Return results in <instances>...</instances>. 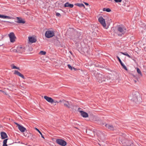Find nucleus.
<instances>
[{
	"instance_id": "nucleus-31",
	"label": "nucleus",
	"mask_w": 146,
	"mask_h": 146,
	"mask_svg": "<svg viewBox=\"0 0 146 146\" xmlns=\"http://www.w3.org/2000/svg\"><path fill=\"white\" fill-rule=\"evenodd\" d=\"M67 66H68V68H69V69H70L71 70H72V66L70 65V64H68L67 65Z\"/></svg>"
},
{
	"instance_id": "nucleus-10",
	"label": "nucleus",
	"mask_w": 146,
	"mask_h": 146,
	"mask_svg": "<svg viewBox=\"0 0 146 146\" xmlns=\"http://www.w3.org/2000/svg\"><path fill=\"white\" fill-rule=\"evenodd\" d=\"M18 53H22L25 51L24 48L21 46H18L17 47Z\"/></svg>"
},
{
	"instance_id": "nucleus-21",
	"label": "nucleus",
	"mask_w": 146,
	"mask_h": 146,
	"mask_svg": "<svg viewBox=\"0 0 146 146\" xmlns=\"http://www.w3.org/2000/svg\"><path fill=\"white\" fill-rule=\"evenodd\" d=\"M35 129L40 134V135H41V136L43 138H44V136L42 135V133H41V132L39 131V130L37 128H36V127L35 128Z\"/></svg>"
},
{
	"instance_id": "nucleus-12",
	"label": "nucleus",
	"mask_w": 146,
	"mask_h": 146,
	"mask_svg": "<svg viewBox=\"0 0 146 146\" xmlns=\"http://www.w3.org/2000/svg\"><path fill=\"white\" fill-rule=\"evenodd\" d=\"M105 126L106 127L112 130H113L115 129V127L111 124H106Z\"/></svg>"
},
{
	"instance_id": "nucleus-29",
	"label": "nucleus",
	"mask_w": 146,
	"mask_h": 146,
	"mask_svg": "<svg viewBox=\"0 0 146 146\" xmlns=\"http://www.w3.org/2000/svg\"><path fill=\"white\" fill-rule=\"evenodd\" d=\"M121 65L122 66V67H123V68H124L125 70H127V68L126 67V66L124 65V64H122Z\"/></svg>"
},
{
	"instance_id": "nucleus-26",
	"label": "nucleus",
	"mask_w": 146,
	"mask_h": 146,
	"mask_svg": "<svg viewBox=\"0 0 146 146\" xmlns=\"http://www.w3.org/2000/svg\"><path fill=\"white\" fill-rule=\"evenodd\" d=\"M39 54L41 55H44L46 54V52L43 51H41L40 52Z\"/></svg>"
},
{
	"instance_id": "nucleus-24",
	"label": "nucleus",
	"mask_w": 146,
	"mask_h": 146,
	"mask_svg": "<svg viewBox=\"0 0 146 146\" xmlns=\"http://www.w3.org/2000/svg\"><path fill=\"white\" fill-rule=\"evenodd\" d=\"M121 53L127 56L129 58H131V56H130L129 54H128L127 52H121Z\"/></svg>"
},
{
	"instance_id": "nucleus-6",
	"label": "nucleus",
	"mask_w": 146,
	"mask_h": 146,
	"mask_svg": "<svg viewBox=\"0 0 146 146\" xmlns=\"http://www.w3.org/2000/svg\"><path fill=\"white\" fill-rule=\"evenodd\" d=\"M98 20L99 22L104 28H105L106 27V24L105 19L102 17L101 16L98 19Z\"/></svg>"
},
{
	"instance_id": "nucleus-38",
	"label": "nucleus",
	"mask_w": 146,
	"mask_h": 146,
	"mask_svg": "<svg viewBox=\"0 0 146 146\" xmlns=\"http://www.w3.org/2000/svg\"><path fill=\"white\" fill-rule=\"evenodd\" d=\"M73 68L74 70H76V68H74V67H73Z\"/></svg>"
},
{
	"instance_id": "nucleus-30",
	"label": "nucleus",
	"mask_w": 146,
	"mask_h": 146,
	"mask_svg": "<svg viewBox=\"0 0 146 146\" xmlns=\"http://www.w3.org/2000/svg\"><path fill=\"white\" fill-rule=\"evenodd\" d=\"M13 69H16L18 70H19V68L17 67L14 65H13L12 67Z\"/></svg>"
},
{
	"instance_id": "nucleus-27",
	"label": "nucleus",
	"mask_w": 146,
	"mask_h": 146,
	"mask_svg": "<svg viewBox=\"0 0 146 146\" xmlns=\"http://www.w3.org/2000/svg\"><path fill=\"white\" fill-rule=\"evenodd\" d=\"M137 72L138 73L142 76V73L140 70L138 68H137Z\"/></svg>"
},
{
	"instance_id": "nucleus-9",
	"label": "nucleus",
	"mask_w": 146,
	"mask_h": 146,
	"mask_svg": "<svg viewBox=\"0 0 146 146\" xmlns=\"http://www.w3.org/2000/svg\"><path fill=\"white\" fill-rule=\"evenodd\" d=\"M16 18L17 21H16V22L17 23H19L24 24L25 22L24 20H23V19L21 17H17Z\"/></svg>"
},
{
	"instance_id": "nucleus-5",
	"label": "nucleus",
	"mask_w": 146,
	"mask_h": 146,
	"mask_svg": "<svg viewBox=\"0 0 146 146\" xmlns=\"http://www.w3.org/2000/svg\"><path fill=\"white\" fill-rule=\"evenodd\" d=\"M9 36L10 38L11 42L13 43L15 41V39L16 38L13 32H11L9 34Z\"/></svg>"
},
{
	"instance_id": "nucleus-41",
	"label": "nucleus",
	"mask_w": 146,
	"mask_h": 146,
	"mask_svg": "<svg viewBox=\"0 0 146 146\" xmlns=\"http://www.w3.org/2000/svg\"><path fill=\"white\" fill-rule=\"evenodd\" d=\"M33 138H35V136H34V137H33Z\"/></svg>"
},
{
	"instance_id": "nucleus-42",
	"label": "nucleus",
	"mask_w": 146,
	"mask_h": 146,
	"mask_svg": "<svg viewBox=\"0 0 146 146\" xmlns=\"http://www.w3.org/2000/svg\"><path fill=\"white\" fill-rule=\"evenodd\" d=\"M57 102V101H56V102H55V103H56V102Z\"/></svg>"
},
{
	"instance_id": "nucleus-13",
	"label": "nucleus",
	"mask_w": 146,
	"mask_h": 146,
	"mask_svg": "<svg viewBox=\"0 0 146 146\" xmlns=\"http://www.w3.org/2000/svg\"><path fill=\"white\" fill-rule=\"evenodd\" d=\"M14 74L17 75L18 76H20L23 79H25V77L24 76L21 74L19 72L18 70H15V71Z\"/></svg>"
},
{
	"instance_id": "nucleus-34",
	"label": "nucleus",
	"mask_w": 146,
	"mask_h": 146,
	"mask_svg": "<svg viewBox=\"0 0 146 146\" xmlns=\"http://www.w3.org/2000/svg\"><path fill=\"white\" fill-rule=\"evenodd\" d=\"M12 50L14 52L18 53V50H17V49H13Z\"/></svg>"
},
{
	"instance_id": "nucleus-4",
	"label": "nucleus",
	"mask_w": 146,
	"mask_h": 146,
	"mask_svg": "<svg viewBox=\"0 0 146 146\" xmlns=\"http://www.w3.org/2000/svg\"><path fill=\"white\" fill-rule=\"evenodd\" d=\"M117 31L121 33L118 34V35L121 36L122 35H124L125 33L126 29L123 26L122 27L119 26L118 27Z\"/></svg>"
},
{
	"instance_id": "nucleus-1",
	"label": "nucleus",
	"mask_w": 146,
	"mask_h": 146,
	"mask_svg": "<svg viewBox=\"0 0 146 146\" xmlns=\"http://www.w3.org/2000/svg\"><path fill=\"white\" fill-rule=\"evenodd\" d=\"M130 99L135 103L136 105L139 104L141 102V98L139 94L137 92H133L132 96L129 97Z\"/></svg>"
},
{
	"instance_id": "nucleus-32",
	"label": "nucleus",
	"mask_w": 146,
	"mask_h": 146,
	"mask_svg": "<svg viewBox=\"0 0 146 146\" xmlns=\"http://www.w3.org/2000/svg\"><path fill=\"white\" fill-rule=\"evenodd\" d=\"M116 3H120L121 2L122 0H114Z\"/></svg>"
},
{
	"instance_id": "nucleus-19",
	"label": "nucleus",
	"mask_w": 146,
	"mask_h": 146,
	"mask_svg": "<svg viewBox=\"0 0 146 146\" xmlns=\"http://www.w3.org/2000/svg\"><path fill=\"white\" fill-rule=\"evenodd\" d=\"M0 18L3 19H11V17L9 16H5L0 14Z\"/></svg>"
},
{
	"instance_id": "nucleus-14",
	"label": "nucleus",
	"mask_w": 146,
	"mask_h": 146,
	"mask_svg": "<svg viewBox=\"0 0 146 146\" xmlns=\"http://www.w3.org/2000/svg\"><path fill=\"white\" fill-rule=\"evenodd\" d=\"M19 130L21 132H23L26 130V129L22 125H19L18 127Z\"/></svg>"
},
{
	"instance_id": "nucleus-15",
	"label": "nucleus",
	"mask_w": 146,
	"mask_h": 146,
	"mask_svg": "<svg viewBox=\"0 0 146 146\" xmlns=\"http://www.w3.org/2000/svg\"><path fill=\"white\" fill-rule=\"evenodd\" d=\"M1 135L2 139H5L7 137V134L5 132H1Z\"/></svg>"
},
{
	"instance_id": "nucleus-18",
	"label": "nucleus",
	"mask_w": 146,
	"mask_h": 146,
	"mask_svg": "<svg viewBox=\"0 0 146 146\" xmlns=\"http://www.w3.org/2000/svg\"><path fill=\"white\" fill-rule=\"evenodd\" d=\"M64 104L65 106L68 108H70V104L68 101H64Z\"/></svg>"
},
{
	"instance_id": "nucleus-8",
	"label": "nucleus",
	"mask_w": 146,
	"mask_h": 146,
	"mask_svg": "<svg viewBox=\"0 0 146 146\" xmlns=\"http://www.w3.org/2000/svg\"><path fill=\"white\" fill-rule=\"evenodd\" d=\"M80 109H81V108H79L78 110L79 111H80V113L81 115L83 117H84L86 118V117H88V114L87 113H86L84 111H82L80 110H79Z\"/></svg>"
},
{
	"instance_id": "nucleus-40",
	"label": "nucleus",
	"mask_w": 146,
	"mask_h": 146,
	"mask_svg": "<svg viewBox=\"0 0 146 146\" xmlns=\"http://www.w3.org/2000/svg\"><path fill=\"white\" fill-rule=\"evenodd\" d=\"M99 132H100V133H101L102 134V132H101L100 131Z\"/></svg>"
},
{
	"instance_id": "nucleus-25",
	"label": "nucleus",
	"mask_w": 146,
	"mask_h": 146,
	"mask_svg": "<svg viewBox=\"0 0 146 146\" xmlns=\"http://www.w3.org/2000/svg\"><path fill=\"white\" fill-rule=\"evenodd\" d=\"M116 57L117 58V59H118L119 62L121 65L122 64H123V63H122V62L121 61V59H120V58H119V57L118 56H116Z\"/></svg>"
},
{
	"instance_id": "nucleus-20",
	"label": "nucleus",
	"mask_w": 146,
	"mask_h": 146,
	"mask_svg": "<svg viewBox=\"0 0 146 146\" xmlns=\"http://www.w3.org/2000/svg\"><path fill=\"white\" fill-rule=\"evenodd\" d=\"M75 5L81 7H84V5L82 3H77L75 4Z\"/></svg>"
},
{
	"instance_id": "nucleus-16",
	"label": "nucleus",
	"mask_w": 146,
	"mask_h": 146,
	"mask_svg": "<svg viewBox=\"0 0 146 146\" xmlns=\"http://www.w3.org/2000/svg\"><path fill=\"white\" fill-rule=\"evenodd\" d=\"M29 41L31 43L35 42L36 41V39L34 37H29Z\"/></svg>"
},
{
	"instance_id": "nucleus-33",
	"label": "nucleus",
	"mask_w": 146,
	"mask_h": 146,
	"mask_svg": "<svg viewBox=\"0 0 146 146\" xmlns=\"http://www.w3.org/2000/svg\"><path fill=\"white\" fill-rule=\"evenodd\" d=\"M56 16H58V17H60L61 16V15L60 14V13H56Z\"/></svg>"
},
{
	"instance_id": "nucleus-35",
	"label": "nucleus",
	"mask_w": 146,
	"mask_h": 146,
	"mask_svg": "<svg viewBox=\"0 0 146 146\" xmlns=\"http://www.w3.org/2000/svg\"><path fill=\"white\" fill-rule=\"evenodd\" d=\"M15 123L16 125L18 126V127H19V125H21L17 123Z\"/></svg>"
},
{
	"instance_id": "nucleus-3",
	"label": "nucleus",
	"mask_w": 146,
	"mask_h": 146,
	"mask_svg": "<svg viewBox=\"0 0 146 146\" xmlns=\"http://www.w3.org/2000/svg\"><path fill=\"white\" fill-rule=\"evenodd\" d=\"M45 36L47 38H50L54 36V32L53 31L48 30L45 33Z\"/></svg>"
},
{
	"instance_id": "nucleus-36",
	"label": "nucleus",
	"mask_w": 146,
	"mask_h": 146,
	"mask_svg": "<svg viewBox=\"0 0 146 146\" xmlns=\"http://www.w3.org/2000/svg\"><path fill=\"white\" fill-rule=\"evenodd\" d=\"M85 4L86 5H87V6L88 5H89V4L88 3H85Z\"/></svg>"
},
{
	"instance_id": "nucleus-39",
	"label": "nucleus",
	"mask_w": 146,
	"mask_h": 146,
	"mask_svg": "<svg viewBox=\"0 0 146 146\" xmlns=\"http://www.w3.org/2000/svg\"><path fill=\"white\" fill-rule=\"evenodd\" d=\"M3 44H0V46H1Z\"/></svg>"
},
{
	"instance_id": "nucleus-7",
	"label": "nucleus",
	"mask_w": 146,
	"mask_h": 146,
	"mask_svg": "<svg viewBox=\"0 0 146 146\" xmlns=\"http://www.w3.org/2000/svg\"><path fill=\"white\" fill-rule=\"evenodd\" d=\"M56 142L57 144L62 146H65L67 143L65 141L58 139H56Z\"/></svg>"
},
{
	"instance_id": "nucleus-43",
	"label": "nucleus",
	"mask_w": 146,
	"mask_h": 146,
	"mask_svg": "<svg viewBox=\"0 0 146 146\" xmlns=\"http://www.w3.org/2000/svg\"><path fill=\"white\" fill-rule=\"evenodd\" d=\"M135 82H136V81H135Z\"/></svg>"
},
{
	"instance_id": "nucleus-2",
	"label": "nucleus",
	"mask_w": 146,
	"mask_h": 146,
	"mask_svg": "<svg viewBox=\"0 0 146 146\" xmlns=\"http://www.w3.org/2000/svg\"><path fill=\"white\" fill-rule=\"evenodd\" d=\"M98 81L99 83H102L106 81L107 79L105 76L103 74L100 73H97L96 75Z\"/></svg>"
},
{
	"instance_id": "nucleus-23",
	"label": "nucleus",
	"mask_w": 146,
	"mask_h": 146,
	"mask_svg": "<svg viewBox=\"0 0 146 146\" xmlns=\"http://www.w3.org/2000/svg\"><path fill=\"white\" fill-rule=\"evenodd\" d=\"M103 11H106L107 12H110L111 11V10L109 8H104L103 9Z\"/></svg>"
},
{
	"instance_id": "nucleus-22",
	"label": "nucleus",
	"mask_w": 146,
	"mask_h": 146,
	"mask_svg": "<svg viewBox=\"0 0 146 146\" xmlns=\"http://www.w3.org/2000/svg\"><path fill=\"white\" fill-rule=\"evenodd\" d=\"M8 139H6L4 140L3 141V146H7V141Z\"/></svg>"
},
{
	"instance_id": "nucleus-17",
	"label": "nucleus",
	"mask_w": 146,
	"mask_h": 146,
	"mask_svg": "<svg viewBox=\"0 0 146 146\" xmlns=\"http://www.w3.org/2000/svg\"><path fill=\"white\" fill-rule=\"evenodd\" d=\"M74 5L73 4H70L68 2H67L65 4L64 7H69L70 8H72L73 7Z\"/></svg>"
},
{
	"instance_id": "nucleus-11",
	"label": "nucleus",
	"mask_w": 146,
	"mask_h": 146,
	"mask_svg": "<svg viewBox=\"0 0 146 146\" xmlns=\"http://www.w3.org/2000/svg\"><path fill=\"white\" fill-rule=\"evenodd\" d=\"M44 98L47 101L49 102L52 103L54 102V100L51 98L49 97L46 96H44Z\"/></svg>"
},
{
	"instance_id": "nucleus-28",
	"label": "nucleus",
	"mask_w": 146,
	"mask_h": 146,
	"mask_svg": "<svg viewBox=\"0 0 146 146\" xmlns=\"http://www.w3.org/2000/svg\"><path fill=\"white\" fill-rule=\"evenodd\" d=\"M121 65L122 66V67H123V68H124L125 70H127V68L126 67V66L124 65V64H122Z\"/></svg>"
},
{
	"instance_id": "nucleus-37",
	"label": "nucleus",
	"mask_w": 146,
	"mask_h": 146,
	"mask_svg": "<svg viewBox=\"0 0 146 146\" xmlns=\"http://www.w3.org/2000/svg\"><path fill=\"white\" fill-rule=\"evenodd\" d=\"M3 21L4 22H9V23H10V22H9V21Z\"/></svg>"
}]
</instances>
